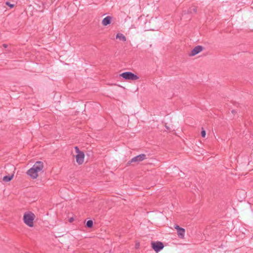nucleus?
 <instances>
[{"label":"nucleus","mask_w":253,"mask_h":253,"mask_svg":"<svg viewBox=\"0 0 253 253\" xmlns=\"http://www.w3.org/2000/svg\"><path fill=\"white\" fill-rule=\"evenodd\" d=\"M151 245L153 249L157 253L160 252L164 247L163 243L159 241L152 242Z\"/></svg>","instance_id":"20e7f679"},{"label":"nucleus","mask_w":253,"mask_h":253,"mask_svg":"<svg viewBox=\"0 0 253 253\" xmlns=\"http://www.w3.org/2000/svg\"><path fill=\"white\" fill-rule=\"evenodd\" d=\"M231 112L233 115H235L237 113V112L235 110H232Z\"/></svg>","instance_id":"a211bd4d"},{"label":"nucleus","mask_w":253,"mask_h":253,"mask_svg":"<svg viewBox=\"0 0 253 253\" xmlns=\"http://www.w3.org/2000/svg\"><path fill=\"white\" fill-rule=\"evenodd\" d=\"M112 19V17L110 16H106L105 17L102 21V24L106 26L111 23V20Z\"/></svg>","instance_id":"6e6552de"},{"label":"nucleus","mask_w":253,"mask_h":253,"mask_svg":"<svg viewBox=\"0 0 253 253\" xmlns=\"http://www.w3.org/2000/svg\"><path fill=\"white\" fill-rule=\"evenodd\" d=\"M4 47H6V45H5V44H4Z\"/></svg>","instance_id":"aec40b11"},{"label":"nucleus","mask_w":253,"mask_h":253,"mask_svg":"<svg viewBox=\"0 0 253 253\" xmlns=\"http://www.w3.org/2000/svg\"><path fill=\"white\" fill-rule=\"evenodd\" d=\"M36 216L32 211H26L23 215V221L24 223L30 227H34V221Z\"/></svg>","instance_id":"f03ea898"},{"label":"nucleus","mask_w":253,"mask_h":253,"mask_svg":"<svg viewBox=\"0 0 253 253\" xmlns=\"http://www.w3.org/2000/svg\"><path fill=\"white\" fill-rule=\"evenodd\" d=\"M5 4L9 6L10 8H12L13 6H14V5L12 4H11L10 2H8V1H6L5 2Z\"/></svg>","instance_id":"dca6fc26"},{"label":"nucleus","mask_w":253,"mask_h":253,"mask_svg":"<svg viewBox=\"0 0 253 253\" xmlns=\"http://www.w3.org/2000/svg\"><path fill=\"white\" fill-rule=\"evenodd\" d=\"M174 228H175V229H176L177 231H178V230H179L181 227H180V226H179L177 225H175Z\"/></svg>","instance_id":"f3484780"},{"label":"nucleus","mask_w":253,"mask_h":253,"mask_svg":"<svg viewBox=\"0 0 253 253\" xmlns=\"http://www.w3.org/2000/svg\"><path fill=\"white\" fill-rule=\"evenodd\" d=\"M73 220V218H71L69 220L70 222H71Z\"/></svg>","instance_id":"6ab92c4d"},{"label":"nucleus","mask_w":253,"mask_h":253,"mask_svg":"<svg viewBox=\"0 0 253 253\" xmlns=\"http://www.w3.org/2000/svg\"><path fill=\"white\" fill-rule=\"evenodd\" d=\"M93 226V221L91 220H88L86 222V226L89 228L92 227Z\"/></svg>","instance_id":"ddd939ff"},{"label":"nucleus","mask_w":253,"mask_h":253,"mask_svg":"<svg viewBox=\"0 0 253 253\" xmlns=\"http://www.w3.org/2000/svg\"><path fill=\"white\" fill-rule=\"evenodd\" d=\"M120 76L123 77L126 80V72H124L121 74Z\"/></svg>","instance_id":"4468645a"},{"label":"nucleus","mask_w":253,"mask_h":253,"mask_svg":"<svg viewBox=\"0 0 253 253\" xmlns=\"http://www.w3.org/2000/svg\"><path fill=\"white\" fill-rule=\"evenodd\" d=\"M197 7L195 6H192L190 7L188 10V12L189 13H196L197 12Z\"/></svg>","instance_id":"f8f14e48"},{"label":"nucleus","mask_w":253,"mask_h":253,"mask_svg":"<svg viewBox=\"0 0 253 253\" xmlns=\"http://www.w3.org/2000/svg\"><path fill=\"white\" fill-rule=\"evenodd\" d=\"M185 229L183 228H181L179 230H178L177 234L178 237L181 239H183L185 234Z\"/></svg>","instance_id":"1a4fd4ad"},{"label":"nucleus","mask_w":253,"mask_h":253,"mask_svg":"<svg viewBox=\"0 0 253 253\" xmlns=\"http://www.w3.org/2000/svg\"><path fill=\"white\" fill-rule=\"evenodd\" d=\"M204 49V47L202 45H197L195 46L189 54V56H194L199 53Z\"/></svg>","instance_id":"423d86ee"},{"label":"nucleus","mask_w":253,"mask_h":253,"mask_svg":"<svg viewBox=\"0 0 253 253\" xmlns=\"http://www.w3.org/2000/svg\"><path fill=\"white\" fill-rule=\"evenodd\" d=\"M75 149L77 154L76 156V162L79 165H82L84 161V154L83 151H81L77 146L75 147Z\"/></svg>","instance_id":"7ed1b4c3"},{"label":"nucleus","mask_w":253,"mask_h":253,"mask_svg":"<svg viewBox=\"0 0 253 253\" xmlns=\"http://www.w3.org/2000/svg\"><path fill=\"white\" fill-rule=\"evenodd\" d=\"M14 174H12L11 175H6L3 177V180L4 182H9L10 181L13 177Z\"/></svg>","instance_id":"9d476101"},{"label":"nucleus","mask_w":253,"mask_h":253,"mask_svg":"<svg viewBox=\"0 0 253 253\" xmlns=\"http://www.w3.org/2000/svg\"><path fill=\"white\" fill-rule=\"evenodd\" d=\"M43 168V163L41 161H37L34 166L27 172V174L32 178L36 179L39 176V172L42 171Z\"/></svg>","instance_id":"f257e3e1"},{"label":"nucleus","mask_w":253,"mask_h":253,"mask_svg":"<svg viewBox=\"0 0 253 253\" xmlns=\"http://www.w3.org/2000/svg\"><path fill=\"white\" fill-rule=\"evenodd\" d=\"M116 39H119L120 41H126V37L121 33H118L116 35Z\"/></svg>","instance_id":"9b49d317"},{"label":"nucleus","mask_w":253,"mask_h":253,"mask_svg":"<svg viewBox=\"0 0 253 253\" xmlns=\"http://www.w3.org/2000/svg\"><path fill=\"white\" fill-rule=\"evenodd\" d=\"M146 158V155L144 154H141L140 155H139L137 156L133 157L132 159H131L130 161H129L128 163H127V164H130L133 162H141L143 160H145Z\"/></svg>","instance_id":"39448f33"},{"label":"nucleus","mask_w":253,"mask_h":253,"mask_svg":"<svg viewBox=\"0 0 253 253\" xmlns=\"http://www.w3.org/2000/svg\"><path fill=\"white\" fill-rule=\"evenodd\" d=\"M139 79V77L135 74L130 72H127V80L135 81Z\"/></svg>","instance_id":"0eeeda50"},{"label":"nucleus","mask_w":253,"mask_h":253,"mask_svg":"<svg viewBox=\"0 0 253 253\" xmlns=\"http://www.w3.org/2000/svg\"><path fill=\"white\" fill-rule=\"evenodd\" d=\"M206 135V131L205 130L203 129L201 131V136H202V137H205Z\"/></svg>","instance_id":"2eb2a0df"}]
</instances>
